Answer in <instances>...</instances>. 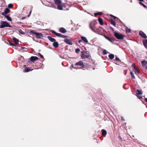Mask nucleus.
Instances as JSON below:
<instances>
[{
	"mask_svg": "<svg viewBox=\"0 0 147 147\" xmlns=\"http://www.w3.org/2000/svg\"><path fill=\"white\" fill-rule=\"evenodd\" d=\"M139 34L143 38H147V37L145 34L142 31H139Z\"/></svg>",
	"mask_w": 147,
	"mask_h": 147,
	"instance_id": "nucleus-7",
	"label": "nucleus"
},
{
	"mask_svg": "<svg viewBox=\"0 0 147 147\" xmlns=\"http://www.w3.org/2000/svg\"><path fill=\"white\" fill-rule=\"evenodd\" d=\"M21 48L22 49H24V47H21Z\"/></svg>",
	"mask_w": 147,
	"mask_h": 147,
	"instance_id": "nucleus-53",
	"label": "nucleus"
},
{
	"mask_svg": "<svg viewBox=\"0 0 147 147\" xmlns=\"http://www.w3.org/2000/svg\"><path fill=\"white\" fill-rule=\"evenodd\" d=\"M57 6L58 9L60 10L63 9V6H65L64 5H62L61 4L60 5H58Z\"/></svg>",
	"mask_w": 147,
	"mask_h": 147,
	"instance_id": "nucleus-13",
	"label": "nucleus"
},
{
	"mask_svg": "<svg viewBox=\"0 0 147 147\" xmlns=\"http://www.w3.org/2000/svg\"><path fill=\"white\" fill-rule=\"evenodd\" d=\"M114 36L118 39L121 40L123 39L124 36L119 32H114Z\"/></svg>",
	"mask_w": 147,
	"mask_h": 147,
	"instance_id": "nucleus-4",
	"label": "nucleus"
},
{
	"mask_svg": "<svg viewBox=\"0 0 147 147\" xmlns=\"http://www.w3.org/2000/svg\"><path fill=\"white\" fill-rule=\"evenodd\" d=\"M55 35L56 36H60L61 37H64V38H65V37H66V36L62 35L60 33H56Z\"/></svg>",
	"mask_w": 147,
	"mask_h": 147,
	"instance_id": "nucleus-23",
	"label": "nucleus"
},
{
	"mask_svg": "<svg viewBox=\"0 0 147 147\" xmlns=\"http://www.w3.org/2000/svg\"><path fill=\"white\" fill-rule=\"evenodd\" d=\"M111 24L114 26H116V23L115 21H112L111 22Z\"/></svg>",
	"mask_w": 147,
	"mask_h": 147,
	"instance_id": "nucleus-30",
	"label": "nucleus"
},
{
	"mask_svg": "<svg viewBox=\"0 0 147 147\" xmlns=\"http://www.w3.org/2000/svg\"><path fill=\"white\" fill-rule=\"evenodd\" d=\"M137 97L140 99H141L142 98V96H140L139 95H137Z\"/></svg>",
	"mask_w": 147,
	"mask_h": 147,
	"instance_id": "nucleus-38",
	"label": "nucleus"
},
{
	"mask_svg": "<svg viewBox=\"0 0 147 147\" xmlns=\"http://www.w3.org/2000/svg\"><path fill=\"white\" fill-rule=\"evenodd\" d=\"M38 54H39V55H40V57L41 58H43V56H42V55H41L40 53H38Z\"/></svg>",
	"mask_w": 147,
	"mask_h": 147,
	"instance_id": "nucleus-43",
	"label": "nucleus"
},
{
	"mask_svg": "<svg viewBox=\"0 0 147 147\" xmlns=\"http://www.w3.org/2000/svg\"><path fill=\"white\" fill-rule=\"evenodd\" d=\"M139 3L142 5L145 8H146V6L142 2H140Z\"/></svg>",
	"mask_w": 147,
	"mask_h": 147,
	"instance_id": "nucleus-35",
	"label": "nucleus"
},
{
	"mask_svg": "<svg viewBox=\"0 0 147 147\" xmlns=\"http://www.w3.org/2000/svg\"><path fill=\"white\" fill-rule=\"evenodd\" d=\"M75 65L81 66L83 67L84 66V64L82 61H80L75 64Z\"/></svg>",
	"mask_w": 147,
	"mask_h": 147,
	"instance_id": "nucleus-8",
	"label": "nucleus"
},
{
	"mask_svg": "<svg viewBox=\"0 0 147 147\" xmlns=\"http://www.w3.org/2000/svg\"><path fill=\"white\" fill-rule=\"evenodd\" d=\"M51 7H55V5H53V4H52V5H51Z\"/></svg>",
	"mask_w": 147,
	"mask_h": 147,
	"instance_id": "nucleus-45",
	"label": "nucleus"
},
{
	"mask_svg": "<svg viewBox=\"0 0 147 147\" xmlns=\"http://www.w3.org/2000/svg\"><path fill=\"white\" fill-rule=\"evenodd\" d=\"M30 32L34 34L36 37L38 38H40L41 37H42V35L41 33H37L33 30H30Z\"/></svg>",
	"mask_w": 147,
	"mask_h": 147,
	"instance_id": "nucleus-5",
	"label": "nucleus"
},
{
	"mask_svg": "<svg viewBox=\"0 0 147 147\" xmlns=\"http://www.w3.org/2000/svg\"><path fill=\"white\" fill-rule=\"evenodd\" d=\"M55 3L57 5L61 4V1L60 0H54Z\"/></svg>",
	"mask_w": 147,
	"mask_h": 147,
	"instance_id": "nucleus-11",
	"label": "nucleus"
},
{
	"mask_svg": "<svg viewBox=\"0 0 147 147\" xmlns=\"http://www.w3.org/2000/svg\"><path fill=\"white\" fill-rule=\"evenodd\" d=\"M59 31L63 33H65L66 32V30L63 28H61L59 29Z\"/></svg>",
	"mask_w": 147,
	"mask_h": 147,
	"instance_id": "nucleus-12",
	"label": "nucleus"
},
{
	"mask_svg": "<svg viewBox=\"0 0 147 147\" xmlns=\"http://www.w3.org/2000/svg\"><path fill=\"white\" fill-rule=\"evenodd\" d=\"M136 94L137 95H140V94H142V91L140 90H137V92H136Z\"/></svg>",
	"mask_w": 147,
	"mask_h": 147,
	"instance_id": "nucleus-22",
	"label": "nucleus"
},
{
	"mask_svg": "<svg viewBox=\"0 0 147 147\" xmlns=\"http://www.w3.org/2000/svg\"><path fill=\"white\" fill-rule=\"evenodd\" d=\"M47 38L51 42H54L55 41V40L53 38H52L50 36H47Z\"/></svg>",
	"mask_w": 147,
	"mask_h": 147,
	"instance_id": "nucleus-14",
	"label": "nucleus"
},
{
	"mask_svg": "<svg viewBox=\"0 0 147 147\" xmlns=\"http://www.w3.org/2000/svg\"><path fill=\"white\" fill-rule=\"evenodd\" d=\"M2 15H3V14L2 13Z\"/></svg>",
	"mask_w": 147,
	"mask_h": 147,
	"instance_id": "nucleus-54",
	"label": "nucleus"
},
{
	"mask_svg": "<svg viewBox=\"0 0 147 147\" xmlns=\"http://www.w3.org/2000/svg\"><path fill=\"white\" fill-rule=\"evenodd\" d=\"M53 45L55 47H57L58 46L59 44L57 42L55 41L53 43Z\"/></svg>",
	"mask_w": 147,
	"mask_h": 147,
	"instance_id": "nucleus-17",
	"label": "nucleus"
},
{
	"mask_svg": "<svg viewBox=\"0 0 147 147\" xmlns=\"http://www.w3.org/2000/svg\"><path fill=\"white\" fill-rule=\"evenodd\" d=\"M96 23L95 21L93 20L92 21L90 24L89 26L90 28L93 32L97 33L96 32L95 30V25Z\"/></svg>",
	"mask_w": 147,
	"mask_h": 147,
	"instance_id": "nucleus-1",
	"label": "nucleus"
},
{
	"mask_svg": "<svg viewBox=\"0 0 147 147\" xmlns=\"http://www.w3.org/2000/svg\"><path fill=\"white\" fill-rule=\"evenodd\" d=\"M64 41L66 44L69 45H72V43L71 40L67 38H65L64 40Z\"/></svg>",
	"mask_w": 147,
	"mask_h": 147,
	"instance_id": "nucleus-6",
	"label": "nucleus"
},
{
	"mask_svg": "<svg viewBox=\"0 0 147 147\" xmlns=\"http://www.w3.org/2000/svg\"><path fill=\"white\" fill-rule=\"evenodd\" d=\"M38 58L36 56H32L30 57V60L33 62H34L38 60Z\"/></svg>",
	"mask_w": 147,
	"mask_h": 147,
	"instance_id": "nucleus-9",
	"label": "nucleus"
},
{
	"mask_svg": "<svg viewBox=\"0 0 147 147\" xmlns=\"http://www.w3.org/2000/svg\"><path fill=\"white\" fill-rule=\"evenodd\" d=\"M130 74H131V77H132V78L135 79V77L134 74V73L133 72H131L130 73Z\"/></svg>",
	"mask_w": 147,
	"mask_h": 147,
	"instance_id": "nucleus-31",
	"label": "nucleus"
},
{
	"mask_svg": "<svg viewBox=\"0 0 147 147\" xmlns=\"http://www.w3.org/2000/svg\"><path fill=\"white\" fill-rule=\"evenodd\" d=\"M81 38L85 42L88 43V41L86 38L84 36H81Z\"/></svg>",
	"mask_w": 147,
	"mask_h": 147,
	"instance_id": "nucleus-15",
	"label": "nucleus"
},
{
	"mask_svg": "<svg viewBox=\"0 0 147 147\" xmlns=\"http://www.w3.org/2000/svg\"><path fill=\"white\" fill-rule=\"evenodd\" d=\"M98 20L100 23V24L101 25H103V21H102V18H98Z\"/></svg>",
	"mask_w": 147,
	"mask_h": 147,
	"instance_id": "nucleus-19",
	"label": "nucleus"
},
{
	"mask_svg": "<svg viewBox=\"0 0 147 147\" xmlns=\"http://www.w3.org/2000/svg\"><path fill=\"white\" fill-rule=\"evenodd\" d=\"M139 0L141 1H143V0Z\"/></svg>",
	"mask_w": 147,
	"mask_h": 147,
	"instance_id": "nucleus-51",
	"label": "nucleus"
},
{
	"mask_svg": "<svg viewBox=\"0 0 147 147\" xmlns=\"http://www.w3.org/2000/svg\"><path fill=\"white\" fill-rule=\"evenodd\" d=\"M125 30L126 32L127 33H129L131 31L130 29L129 28H128L127 27L126 28Z\"/></svg>",
	"mask_w": 147,
	"mask_h": 147,
	"instance_id": "nucleus-28",
	"label": "nucleus"
},
{
	"mask_svg": "<svg viewBox=\"0 0 147 147\" xmlns=\"http://www.w3.org/2000/svg\"><path fill=\"white\" fill-rule=\"evenodd\" d=\"M103 54L105 55L107 53V51L106 50H105L103 52Z\"/></svg>",
	"mask_w": 147,
	"mask_h": 147,
	"instance_id": "nucleus-40",
	"label": "nucleus"
},
{
	"mask_svg": "<svg viewBox=\"0 0 147 147\" xmlns=\"http://www.w3.org/2000/svg\"><path fill=\"white\" fill-rule=\"evenodd\" d=\"M32 70V69H31L30 68H27L24 70V72H28Z\"/></svg>",
	"mask_w": 147,
	"mask_h": 147,
	"instance_id": "nucleus-16",
	"label": "nucleus"
},
{
	"mask_svg": "<svg viewBox=\"0 0 147 147\" xmlns=\"http://www.w3.org/2000/svg\"><path fill=\"white\" fill-rule=\"evenodd\" d=\"M142 65L143 66H146L147 65V62L145 61H142Z\"/></svg>",
	"mask_w": 147,
	"mask_h": 147,
	"instance_id": "nucleus-18",
	"label": "nucleus"
},
{
	"mask_svg": "<svg viewBox=\"0 0 147 147\" xmlns=\"http://www.w3.org/2000/svg\"><path fill=\"white\" fill-rule=\"evenodd\" d=\"M82 58L83 59L88 58L90 57L89 52L88 51L85 52L84 51L81 52Z\"/></svg>",
	"mask_w": 147,
	"mask_h": 147,
	"instance_id": "nucleus-3",
	"label": "nucleus"
},
{
	"mask_svg": "<svg viewBox=\"0 0 147 147\" xmlns=\"http://www.w3.org/2000/svg\"><path fill=\"white\" fill-rule=\"evenodd\" d=\"M5 17L8 20L10 21H11V19L10 18V17H9L8 16H7V15H5Z\"/></svg>",
	"mask_w": 147,
	"mask_h": 147,
	"instance_id": "nucleus-27",
	"label": "nucleus"
},
{
	"mask_svg": "<svg viewBox=\"0 0 147 147\" xmlns=\"http://www.w3.org/2000/svg\"><path fill=\"white\" fill-rule=\"evenodd\" d=\"M102 14V13L101 12H98L97 13H95L94 15L95 16H96L98 15H101Z\"/></svg>",
	"mask_w": 147,
	"mask_h": 147,
	"instance_id": "nucleus-33",
	"label": "nucleus"
},
{
	"mask_svg": "<svg viewBox=\"0 0 147 147\" xmlns=\"http://www.w3.org/2000/svg\"><path fill=\"white\" fill-rule=\"evenodd\" d=\"M80 51V49H77L76 50V53H78Z\"/></svg>",
	"mask_w": 147,
	"mask_h": 147,
	"instance_id": "nucleus-36",
	"label": "nucleus"
},
{
	"mask_svg": "<svg viewBox=\"0 0 147 147\" xmlns=\"http://www.w3.org/2000/svg\"><path fill=\"white\" fill-rule=\"evenodd\" d=\"M9 42V43H10V45H12V46H14L15 47L16 46V45H14L13 44L11 43L10 42Z\"/></svg>",
	"mask_w": 147,
	"mask_h": 147,
	"instance_id": "nucleus-42",
	"label": "nucleus"
},
{
	"mask_svg": "<svg viewBox=\"0 0 147 147\" xmlns=\"http://www.w3.org/2000/svg\"><path fill=\"white\" fill-rule=\"evenodd\" d=\"M121 119L122 120H124L123 118V117H121Z\"/></svg>",
	"mask_w": 147,
	"mask_h": 147,
	"instance_id": "nucleus-49",
	"label": "nucleus"
},
{
	"mask_svg": "<svg viewBox=\"0 0 147 147\" xmlns=\"http://www.w3.org/2000/svg\"><path fill=\"white\" fill-rule=\"evenodd\" d=\"M107 134V132L106 130L102 129V134L103 136H105Z\"/></svg>",
	"mask_w": 147,
	"mask_h": 147,
	"instance_id": "nucleus-24",
	"label": "nucleus"
},
{
	"mask_svg": "<svg viewBox=\"0 0 147 147\" xmlns=\"http://www.w3.org/2000/svg\"><path fill=\"white\" fill-rule=\"evenodd\" d=\"M82 41V40H79L78 41V42H79V43H81V42Z\"/></svg>",
	"mask_w": 147,
	"mask_h": 147,
	"instance_id": "nucleus-44",
	"label": "nucleus"
},
{
	"mask_svg": "<svg viewBox=\"0 0 147 147\" xmlns=\"http://www.w3.org/2000/svg\"><path fill=\"white\" fill-rule=\"evenodd\" d=\"M115 60H116V61H120V59H119L118 58V57H116V58H115Z\"/></svg>",
	"mask_w": 147,
	"mask_h": 147,
	"instance_id": "nucleus-41",
	"label": "nucleus"
},
{
	"mask_svg": "<svg viewBox=\"0 0 147 147\" xmlns=\"http://www.w3.org/2000/svg\"><path fill=\"white\" fill-rule=\"evenodd\" d=\"M51 32L53 33V34H55L56 35V32L54 31V30H52L51 31Z\"/></svg>",
	"mask_w": 147,
	"mask_h": 147,
	"instance_id": "nucleus-39",
	"label": "nucleus"
},
{
	"mask_svg": "<svg viewBox=\"0 0 147 147\" xmlns=\"http://www.w3.org/2000/svg\"><path fill=\"white\" fill-rule=\"evenodd\" d=\"M134 71L136 74H138L140 73L138 69L137 68L134 69Z\"/></svg>",
	"mask_w": 147,
	"mask_h": 147,
	"instance_id": "nucleus-20",
	"label": "nucleus"
},
{
	"mask_svg": "<svg viewBox=\"0 0 147 147\" xmlns=\"http://www.w3.org/2000/svg\"><path fill=\"white\" fill-rule=\"evenodd\" d=\"M10 11L9 10L8 8H6L4 11V13L6 14Z\"/></svg>",
	"mask_w": 147,
	"mask_h": 147,
	"instance_id": "nucleus-29",
	"label": "nucleus"
},
{
	"mask_svg": "<svg viewBox=\"0 0 147 147\" xmlns=\"http://www.w3.org/2000/svg\"><path fill=\"white\" fill-rule=\"evenodd\" d=\"M113 16L114 17V19H115L116 18V17Z\"/></svg>",
	"mask_w": 147,
	"mask_h": 147,
	"instance_id": "nucleus-52",
	"label": "nucleus"
},
{
	"mask_svg": "<svg viewBox=\"0 0 147 147\" xmlns=\"http://www.w3.org/2000/svg\"><path fill=\"white\" fill-rule=\"evenodd\" d=\"M5 27H11V26L6 22L2 21L0 23V28H3Z\"/></svg>",
	"mask_w": 147,
	"mask_h": 147,
	"instance_id": "nucleus-2",
	"label": "nucleus"
},
{
	"mask_svg": "<svg viewBox=\"0 0 147 147\" xmlns=\"http://www.w3.org/2000/svg\"><path fill=\"white\" fill-rule=\"evenodd\" d=\"M145 100L146 102H147V98H145Z\"/></svg>",
	"mask_w": 147,
	"mask_h": 147,
	"instance_id": "nucleus-48",
	"label": "nucleus"
},
{
	"mask_svg": "<svg viewBox=\"0 0 147 147\" xmlns=\"http://www.w3.org/2000/svg\"><path fill=\"white\" fill-rule=\"evenodd\" d=\"M25 18H26V17H23L21 18V19L23 20V19H24Z\"/></svg>",
	"mask_w": 147,
	"mask_h": 147,
	"instance_id": "nucleus-46",
	"label": "nucleus"
},
{
	"mask_svg": "<svg viewBox=\"0 0 147 147\" xmlns=\"http://www.w3.org/2000/svg\"><path fill=\"white\" fill-rule=\"evenodd\" d=\"M73 68H74V67L72 65L71 66L70 68L71 69H72Z\"/></svg>",
	"mask_w": 147,
	"mask_h": 147,
	"instance_id": "nucleus-47",
	"label": "nucleus"
},
{
	"mask_svg": "<svg viewBox=\"0 0 147 147\" xmlns=\"http://www.w3.org/2000/svg\"><path fill=\"white\" fill-rule=\"evenodd\" d=\"M8 7L9 8H11L13 7V5L11 4H10L8 5Z\"/></svg>",
	"mask_w": 147,
	"mask_h": 147,
	"instance_id": "nucleus-34",
	"label": "nucleus"
},
{
	"mask_svg": "<svg viewBox=\"0 0 147 147\" xmlns=\"http://www.w3.org/2000/svg\"><path fill=\"white\" fill-rule=\"evenodd\" d=\"M31 11H30V14H29V16H30V14H31Z\"/></svg>",
	"mask_w": 147,
	"mask_h": 147,
	"instance_id": "nucleus-50",
	"label": "nucleus"
},
{
	"mask_svg": "<svg viewBox=\"0 0 147 147\" xmlns=\"http://www.w3.org/2000/svg\"><path fill=\"white\" fill-rule=\"evenodd\" d=\"M104 36L107 39L111 42H113L114 41L110 37H109L105 35H104Z\"/></svg>",
	"mask_w": 147,
	"mask_h": 147,
	"instance_id": "nucleus-10",
	"label": "nucleus"
},
{
	"mask_svg": "<svg viewBox=\"0 0 147 147\" xmlns=\"http://www.w3.org/2000/svg\"><path fill=\"white\" fill-rule=\"evenodd\" d=\"M19 32L21 34H24V32L22 31V30H19Z\"/></svg>",
	"mask_w": 147,
	"mask_h": 147,
	"instance_id": "nucleus-32",
	"label": "nucleus"
},
{
	"mask_svg": "<svg viewBox=\"0 0 147 147\" xmlns=\"http://www.w3.org/2000/svg\"><path fill=\"white\" fill-rule=\"evenodd\" d=\"M109 58L111 59H113L114 57V55L113 54H109Z\"/></svg>",
	"mask_w": 147,
	"mask_h": 147,
	"instance_id": "nucleus-25",
	"label": "nucleus"
},
{
	"mask_svg": "<svg viewBox=\"0 0 147 147\" xmlns=\"http://www.w3.org/2000/svg\"><path fill=\"white\" fill-rule=\"evenodd\" d=\"M13 40L15 42L16 44H17L19 42V40L18 39L15 37H13Z\"/></svg>",
	"mask_w": 147,
	"mask_h": 147,
	"instance_id": "nucleus-21",
	"label": "nucleus"
},
{
	"mask_svg": "<svg viewBox=\"0 0 147 147\" xmlns=\"http://www.w3.org/2000/svg\"><path fill=\"white\" fill-rule=\"evenodd\" d=\"M143 44L146 48L147 49V39L143 42Z\"/></svg>",
	"mask_w": 147,
	"mask_h": 147,
	"instance_id": "nucleus-26",
	"label": "nucleus"
},
{
	"mask_svg": "<svg viewBox=\"0 0 147 147\" xmlns=\"http://www.w3.org/2000/svg\"><path fill=\"white\" fill-rule=\"evenodd\" d=\"M131 67L134 68V69L136 68V67L135 65L134 64H133L131 65Z\"/></svg>",
	"mask_w": 147,
	"mask_h": 147,
	"instance_id": "nucleus-37",
	"label": "nucleus"
}]
</instances>
